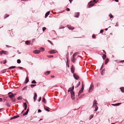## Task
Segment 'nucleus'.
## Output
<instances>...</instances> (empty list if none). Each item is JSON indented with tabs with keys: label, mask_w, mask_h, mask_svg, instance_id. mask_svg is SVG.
Instances as JSON below:
<instances>
[{
	"label": "nucleus",
	"mask_w": 124,
	"mask_h": 124,
	"mask_svg": "<svg viewBox=\"0 0 124 124\" xmlns=\"http://www.w3.org/2000/svg\"><path fill=\"white\" fill-rule=\"evenodd\" d=\"M104 71L105 70L104 69H103L101 71V75H103L104 73Z\"/></svg>",
	"instance_id": "nucleus-18"
},
{
	"label": "nucleus",
	"mask_w": 124,
	"mask_h": 124,
	"mask_svg": "<svg viewBox=\"0 0 124 124\" xmlns=\"http://www.w3.org/2000/svg\"><path fill=\"white\" fill-rule=\"evenodd\" d=\"M103 63L102 64V65L100 69V70H101L103 68Z\"/></svg>",
	"instance_id": "nucleus-40"
},
{
	"label": "nucleus",
	"mask_w": 124,
	"mask_h": 124,
	"mask_svg": "<svg viewBox=\"0 0 124 124\" xmlns=\"http://www.w3.org/2000/svg\"><path fill=\"white\" fill-rule=\"evenodd\" d=\"M18 68H19L20 69H22L23 68L22 67H18Z\"/></svg>",
	"instance_id": "nucleus-58"
},
{
	"label": "nucleus",
	"mask_w": 124,
	"mask_h": 124,
	"mask_svg": "<svg viewBox=\"0 0 124 124\" xmlns=\"http://www.w3.org/2000/svg\"><path fill=\"white\" fill-rule=\"evenodd\" d=\"M24 106L25 107H27V104L26 102H25L23 104Z\"/></svg>",
	"instance_id": "nucleus-37"
},
{
	"label": "nucleus",
	"mask_w": 124,
	"mask_h": 124,
	"mask_svg": "<svg viewBox=\"0 0 124 124\" xmlns=\"http://www.w3.org/2000/svg\"><path fill=\"white\" fill-rule=\"evenodd\" d=\"M83 88H81V89L79 90V91L78 93V96L84 90H83Z\"/></svg>",
	"instance_id": "nucleus-12"
},
{
	"label": "nucleus",
	"mask_w": 124,
	"mask_h": 124,
	"mask_svg": "<svg viewBox=\"0 0 124 124\" xmlns=\"http://www.w3.org/2000/svg\"><path fill=\"white\" fill-rule=\"evenodd\" d=\"M103 30H101L100 31V32L101 33H102L103 32Z\"/></svg>",
	"instance_id": "nucleus-49"
},
{
	"label": "nucleus",
	"mask_w": 124,
	"mask_h": 124,
	"mask_svg": "<svg viewBox=\"0 0 124 124\" xmlns=\"http://www.w3.org/2000/svg\"><path fill=\"white\" fill-rule=\"evenodd\" d=\"M5 72H6V71H4V70H2V73H5Z\"/></svg>",
	"instance_id": "nucleus-61"
},
{
	"label": "nucleus",
	"mask_w": 124,
	"mask_h": 124,
	"mask_svg": "<svg viewBox=\"0 0 124 124\" xmlns=\"http://www.w3.org/2000/svg\"><path fill=\"white\" fill-rule=\"evenodd\" d=\"M6 62H7L6 60H5L3 62V63L4 64H5Z\"/></svg>",
	"instance_id": "nucleus-50"
},
{
	"label": "nucleus",
	"mask_w": 124,
	"mask_h": 124,
	"mask_svg": "<svg viewBox=\"0 0 124 124\" xmlns=\"http://www.w3.org/2000/svg\"><path fill=\"white\" fill-rule=\"evenodd\" d=\"M93 115H92L90 116V118H89V120H90L92 118H93Z\"/></svg>",
	"instance_id": "nucleus-36"
},
{
	"label": "nucleus",
	"mask_w": 124,
	"mask_h": 124,
	"mask_svg": "<svg viewBox=\"0 0 124 124\" xmlns=\"http://www.w3.org/2000/svg\"><path fill=\"white\" fill-rule=\"evenodd\" d=\"M6 105L7 106H8V107H10V105L7 102L6 103Z\"/></svg>",
	"instance_id": "nucleus-38"
},
{
	"label": "nucleus",
	"mask_w": 124,
	"mask_h": 124,
	"mask_svg": "<svg viewBox=\"0 0 124 124\" xmlns=\"http://www.w3.org/2000/svg\"><path fill=\"white\" fill-rule=\"evenodd\" d=\"M45 50V49L43 47H41L40 48V51L41 52H43V51Z\"/></svg>",
	"instance_id": "nucleus-31"
},
{
	"label": "nucleus",
	"mask_w": 124,
	"mask_h": 124,
	"mask_svg": "<svg viewBox=\"0 0 124 124\" xmlns=\"http://www.w3.org/2000/svg\"><path fill=\"white\" fill-rule=\"evenodd\" d=\"M93 87H94V86H93V83L92 82L91 83V84L90 85V88H89V92H90V91L91 90L93 89Z\"/></svg>",
	"instance_id": "nucleus-6"
},
{
	"label": "nucleus",
	"mask_w": 124,
	"mask_h": 124,
	"mask_svg": "<svg viewBox=\"0 0 124 124\" xmlns=\"http://www.w3.org/2000/svg\"><path fill=\"white\" fill-rule=\"evenodd\" d=\"M3 53V51H2L0 52V54L2 55Z\"/></svg>",
	"instance_id": "nucleus-43"
},
{
	"label": "nucleus",
	"mask_w": 124,
	"mask_h": 124,
	"mask_svg": "<svg viewBox=\"0 0 124 124\" xmlns=\"http://www.w3.org/2000/svg\"><path fill=\"white\" fill-rule=\"evenodd\" d=\"M29 81V79H28V77H27L26 79V80L25 82V83H27Z\"/></svg>",
	"instance_id": "nucleus-27"
},
{
	"label": "nucleus",
	"mask_w": 124,
	"mask_h": 124,
	"mask_svg": "<svg viewBox=\"0 0 124 124\" xmlns=\"http://www.w3.org/2000/svg\"><path fill=\"white\" fill-rule=\"evenodd\" d=\"M74 68L73 66H72L71 68V72L73 74L74 73Z\"/></svg>",
	"instance_id": "nucleus-11"
},
{
	"label": "nucleus",
	"mask_w": 124,
	"mask_h": 124,
	"mask_svg": "<svg viewBox=\"0 0 124 124\" xmlns=\"http://www.w3.org/2000/svg\"><path fill=\"white\" fill-rule=\"evenodd\" d=\"M71 93V98L72 100L74 99L75 98V93L74 92H72Z\"/></svg>",
	"instance_id": "nucleus-5"
},
{
	"label": "nucleus",
	"mask_w": 124,
	"mask_h": 124,
	"mask_svg": "<svg viewBox=\"0 0 124 124\" xmlns=\"http://www.w3.org/2000/svg\"><path fill=\"white\" fill-rule=\"evenodd\" d=\"M38 113L40 112H41V111L39 109L38 110Z\"/></svg>",
	"instance_id": "nucleus-52"
},
{
	"label": "nucleus",
	"mask_w": 124,
	"mask_h": 124,
	"mask_svg": "<svg viewBox=\"0 0 124 124\" xmlns=\"http://www.w3.org/2000/svg\"><path fill=\"white\" fill-rule=\"evenodd\" d=\"M46 29V28L45 27H44L42 28V30L43 31H44Z\"/></svg>",
	"instance_id": "nucleus-44"
},
{
	"label": "nucleus",
	"mask_w": 124,
	"mask_h": 124,
	"mask_svg": "<svg viewBox=\"0 0 124 124\" xmlns=\"http://www.w3.org/2000/svg\"><path fill=\"white\" fill-rule=\"evenodd\" d=\"M70 92V93H71L72 92H74L73 91L72 89L71 88H70L68 90V92Z\"/></svg>",
	"instance_id": "nucleus-19"
},
{
	"label": "nucleus",
	"mask_w": 124,
	"mask_h": 124,
	"mask_svg": "<svg viewBox=\"0 0 124 124\" xmlns=\"http://www.w3.org/2000/svg\"><path fill=\"white\" fill-rule=\"evenodd\" d=\"M47 41H48L49 42H50V43L51 44V45H53V43H52V42H51V41H50V40H47Z\"/></svg>",
	"instance_id": "nucleus-51"
},
{
	"label": "nucleus",
	"mask_w": 124,
	"mask_h": 124,
	"mask_svg": "<svg viewBox=\"0 0 124 124\" xmlns=\"http://www.w3.org/2000/svg\"><path fill=\"white\" fill-rule=\"evenodd\" d=\"M51 78H53L54 77V76L53 75H52L51 76Z\"/></svg>",
	"instance_id": "nucleus-62"
},
{
	"label": "nucleus",
	"mask_w": 124,
	"mask_h": 124,
	"mask_svg": "<svg viewBox=\"0 0 124 124\" xmlns=\"http://www.w3.org/2000/svg\"><path fill=\"white\" fill-rule=\"evenodd\" d=\"M17 99L18 100H21L22 99V97L21 96H19L17 98Z\"/></svg>",
	"instance_id": "nucleus-35"
},
{
	"label": "nucleus",
	"mask_w": 124,
	"mask_h": 124,
	"mask_svg": "<svg viewBox=\"0 0 124 124\" xmlns=\"http://www.w3.org/2000/svg\"><path fill=\"white\" fill-rule=\"evenodd\" d=\"M33 52L35 54H39L40 53V51L37 50H35L33 51Z\"/></svg>",
	"instance_id": "nucleus-8"
},
{
	"label": "nucleus",
	"mask_w": 124,
	"mask_h": 124,
	"mask_svg": "<svg viewBox=\"0 0 124 124\" xmlns=\"http://www.w3.org/2000/svg\"><path fill=\"white\" fill-rule=\"evenodd\" d=\"M16 95V94L15 93H14V94L13 93V95L14 96V97Z\"/></svg>",
	"instance_id": "nucleus-55"
},
{
	"label": "nucleus",
	"mask_w": 124,
	"mask_h": 124,
	"mask_svg": "<svg viewBox=\"0 0 124 124\" xmlns=\"http://www.w3.org/2000/svg\"><path fill=\"white\" fill-rule=\"evenodd\" d=\"M68 28L70 30H72L73 29H74V27H73L72 26H68Z\"/></svg>",
	"instance_id": "nucleus-21"
},
{
	"label": "nucleus",
	"mask_w": 124,
	"mask_h": 124,
	"mask_svg": "<svg viewBox=\"0 0 124 124\" xmlns=\"http://www.w3.org/2000/svg\"><path fill=\"white\" fill-rule=\"evenodd\" d=\"M79 13V12H77L75 13V17L77 18L78 17Z\"/></svg>",
	"instance_id": "nucleus-13"
},
{
	"label": "nucleus",
	"mask_w": 124,
	"mask_h": 124,
	"mask_svg": "<svg viewBox=\"0 0 124 124\" xmlns=\"http://www.w3.org/2000/svg\"><path fill=\"white\" fill-rule=\"evenodd\" d=\"M17 62L18 63H20L21 62V61L20 59H18L17 60Z\"/></svg>",
	"instance_id": "nucleus-32"
},
{
	"label": "nucleus",
	"mask_w": 124,
	"mask_h": 124,
	"mask_svg": "<svg viewBox=\"0 0 124 124\" xmlns=\"http://www.w3.org/2000/svg\"><path fill=\"white\" fill-rule=\"evenodd\" d=\"M31 83L32 84H36L37 83L35 81V80H34L31 82Z\"/></svg>",
	"instance_id": "nucleus-34"
},
{
	"label": "nucleus",
	"mask_w": 124,
	"mask_h": 124,
	"mask_svg": "<svg viewBox=\"0 0 124 124\" xmlns=\"http://www.w3.org/2000/svg\"><path fill=\"white\" fill-rule=\"evenodd\" d=\"M73 77L76 80H78L79 78V77L75 74H74L73 75Z\"/></svg>",
	"instance_id": "nucleus-9"
},
{
	"label": "nucleus",
	"mask_w": 124,
	"mask_h": 124,
	"mask_svg": "<svg viewBox=\"0 0 124 124\" xmlns=\"http://www.w3.org/2000/svg\"><path fill=\"white\" fill-rule=\"evenodd\" d=\"M41 97H39V100H38L39 101H41Z\"/></svg>",
	"instance_id": "nucleus-48"
},
{
	"label": "nucleus",
	"mask_w": 124,
	"mask_h": 124,
	"mask_svg": "<svg viewBox=\"0 0 124 124\" xmlns=\"http://www.w3.org/2000/svg\"><path fill=\"white\" fill-rule=\"evenodd\" d=\"M29 109H27V110L25 112V113L24 114H23V116H25V115H26L28 113V112L29 111Z\"/></svg>",
	"instance_id": "nucleus-15"
},
{
	"label": "nucleus",
	"mask_w": 124,
	"mask_h": 124,
	"mask_svg": "<svg viewBox=\"0 0 124 124\" xmlns=\"http://www.w3.org/2000/svg\"><path fill=\"white\" fill-rule=\"evenodd\" d=\"M45 109L47 111L49 112V110H48V109H47V108H45Z\"/></svg>",
	"instance_id": "nucleus-42"
},
{
	"label": "nucleus",
	"mask_w": 124,
	"mask_h": 124,
	"mask_svg": "<svg viewBox=\"0 0 124 124\" xmlns=\"http://www.w3.org/2000/svg\"><path fill=\"white\" fill-rule=\"evenodd\" d=\"M50 71H47L46 72H45L44 73V74L46 75H47L48 74H49L50 73Z\"/></svg>",
	"instance_id": "nucleus-14"
},
{
	"label": "nucleus",
	"mask_w": 124,
	"mask_h": 124,
	"mask_svg": "<svg viewBox=\"0 0 124 124\" xmlns=\"http://www.w3.org/2000/svg\"><path fill=\"white\" fill-rule=\"evenodd\" d=\"M16 118V116H14L11 117L10 119V120H12Z\"/></svg>",
	"instance_id": "nucleus-28"
},
{
	"label": "nucleus",
	"mask_w": 124,
	"mask_h": 124,
	"mask_svg": "<svg viewBox=\"0 0 124 124\" xmlns=\"http://www.w3.org/2000/svg\"><path fill=\"white\" fill-rule=\"evenodd\" d=\"M109 16L110 17V18H111L113 17V16L111 14H110L109 15Z\"/></svg>",
	"instance_id": "nucleus-39"
},
{
	"label": "nucleus",
	"mask_w": 124,
	"mask_h": 124,
	"mask_svg": "<svg viewBox=\"0 0 124 124\" xmlns=\"http://www.w3.org/2000/svg\"><path fill=\"white\" fill-rule=\"evenodd\" d=\"M120 89L122 92H124V87H121L120 88Z\"/></svg>",
	"instance_id": "nucleus-20"
},
{
	"label": "nucleus",
	"mask_w": 124,
	"mask_h": 124,
	"mask_svg": "<svg viewBox=\"0 0 124 124\" xmlns=\"http://www.w3.org/2000/svg\"><path fill=\"white\" fill-rule=\"evenodd\" d=\"M36 85L35 84H31V85L30 86L32 88L33 87L36 86Z\"/></svg>",
	"instance_id": "nucleus-33"
},
{
	"label": "nucleus",
	"mask_w": 124,
	"mask_h": 124,
	"mask_svg": "<svg viewBox=\"0 0 124 124\" xmlns=\"http://www.w3.org/2000/svg\"><path fill=\"white\" fill-rule=\"evenodd\" d=\"M30 41L29 40L26 41L25 42L26 45H29L30 44Z\"/></svg>",
	"instance_id": "nucleus-17"
},
{
	"label": "nucleus",
	"mask_w": 124,
	"mask_h": 124,
	"mask_svg": "<svg viewBox=\"0 0 124 124\" xmlns=\"http://www.w3.org/2000/svg\"><path fill=\"white\" fill-rule=\"evenodd\" d=\"M95 35H93L92 36V37H93V38H95Z\"/></svg>",
	"instance_id": "nucleus-56"
},
{
	"label": "nucleus",
	"mask_w": 124,
	"mask_h": 124,
	"mask_svg": "<svg viewBox=\"0 0 124 124\" xmlns=\"http://www.w3.org/2000/svg\"><path fill=\"white\" fill-rule=\"evenodd\" d=\"M8 96L10 99L11 100L12 102H15L16 101V99L14 98V96L13 95V93L11 92H9L8 93Z\"/></svg>",
	"instance_id": "nucleus-1"
},
{
	"label": "nucleus",
	"mask_w": 124,
	"mask_h": 124,
	"mask_svg": "<svg viewBox=\"0 0 124 124\" xmlns=\"http://www.w3.org/2000/svg\"><path fill=\"white\" fill-rule=\"evenodd\" d=\"M121 104L120 103H116L115 104H112V105L113 106H118L119 105V104Z\"/></svg>",
	"instance_id": "nucleus-24"
},
{
	"label": "nucleus",
	"mask_w": 124,
	"mask_h": 124,
	"mask_svg": "<svg viewBox=\"0 0 124 124\" xmlns=\"http://www.w3.org/2000/svg\"><path fill=\"white\" fill-rule=\"evenodd\" d=\"M109 59L108 58H107L105 60V64H106L109 61Z\"/></svg>",
	"instance_id": "nucleus-23"
},
{
	"label": "nucleus",
	"mask_w": 124,
	"mask_h": 124,
	"mask_svg": "<svg viewBox=\"0 0 124 124\" xmlns=\"http://www.w3.org/2000/svg\"><path fill=\"white\" fill-rule=\"evenodd\" d=\"M50 13V11H49L47 12L45 14V18H46V17L47 16H48V15H49V13Z\"/></svg>",
	"instance_id": "nucleus-16"
},
{
	"label": "nucleus",
	"mask_w": 124,
	"mask_h": 124,
	"mask_svg": "<svg viewBox=\"0 0 124 124\" xmlns=\"http://www.w3.org/2000/svg\"><path fill=\"white\" fill-rule=\"evenodd\" d=\"M106 56L105 54H103V56L102 57L103 59H106Z\"/></svg>",
	"instance_id": "nucleus-30"
},
{
	"label": "nucleus",
	"mask_w": 124,
	"mask_h": 124,
	"mask_svg": "<svg viewBox=\"0 0 124 124\" xmlns=\"http://www.w3.org/2000/svg\"><path fill=\"white\" fill-rule=\"evenodd\" d=\"M3 53L4 54L7 55L8 54V52L7 51H3Z\"/></svg>",
	"instance_id": "nucleus-22"
},
{
	"label": "nucleus",
	"mask_w": 124,
	"mask_h": 124,
	"mask_svg": "<svg viewBox=\"0 0 124 124\" xmlns=\"http://www.w3.org/2000/svg\"><path fill=\"white\" fill-rule=\"evenodd\" d=\"M47 57H49V58H51L52 57H53V55H49L47 56Z\"/></svg>",
	"instance_id": "nucleus-41"
},
{
	"label": "nucleus",
	"mask_w": 124,
	"mask_h": 124,
	"mask_svg": "<svg viewBox=\"0 0 124 124\" xmlns=\"http://www.w3.org/2000/svg\"><path fill=\"white\" fill-rule=\"evenodd\" d=\"M97 101L94 100L93 101V104L92 106V107L93 108H95V109L94 111H96L98 108V107L97 106Z\"/></svg>",
	"instance_id": "nucleus-2"
},
{
	"label": "nucleus",
	"mask_w": 124,
	"mask_h": 124,
	"mask_svg": "<svg viewBox=\"0 0 124 124\" xmlns=\"http://www.w3.org/2000/svg\"><path fill=\"white\" fill-rule=\"evenodd\" d=\"M27 107H25V108H24V110H26L27 109Z\"/></svg>",
	"instance_id": "nucleus-63"
},
{
	"label": "nucleus",
	"mask_w": 124,
	"mask_h": 124,
	"mask_svg": "<svg viewBox=\"0 0 124 124\" xmlns=\"http://www.w3.org/2000/svg\"><path fill=\"white\" fill-rule=\"evenodd\" d=\"M77 58V57L76 58L75 57L73 56L72 58L71 59V61L72 62L75 63V62L76 61Z\"/></svg>",
	"instance_id": "nucleus-4"
},
{
	"label": "nucleus",
	"mask_w": 124,
	"mask_h": 124,
	"mask_svg": "<svg viewBox=\"0 0 124 124\" xmlns=\"http://www.w3.org/2000/svg\"><path fill=\"white\" fill-rule=\"evenodd\" d=\"M80 82H79L77 84V86L75 87V88H76L78 87L80 85Z\"/></svg>",
	"instance_id": "nucleus-29"
},
{
	"label": "nucleus",
	"mask_w": 124,
	"mask_h": 124,
	"mask_svg": "<svg viewBox=\"0 0 124 124\" xmlns=\"http://www.w3.org/2000/svg\"><path fill=\"white\" fill-rule=\"evenodd\" d=\"M16 67L15 66H12L10 67H9L8 69L10 70V69H11L12 68H14Z\"/></svg>",
	"instance_id": "nucleus-25"
},
{
	"label": "nucleus",
	"mask_w": 124,
	"mask_h": 124,
	"mask_svg": "<svg viewBox=\"0 0 124 124\" xmlns=\"http://www.w3.org/2000/svg\"><path fill=\"white\" fill-rule=\"evenodd\" d=\"M66 10L67 11H69L70 10V9L69 8H67L66 9Z\"/></svg>",
	"instance_id": "nucleus-45"
},
{
	"label": "nucleus",
	"mask_w": 124,
	"mask_h": 124,
	"mask_svg": "<svg viewBox=\"0 0 124 124\" xmlns=\"http://www.w3.org/2000/svg\"><path fill=\"white\" fill-rule=\"evenodd\" d=\"M96 0H93V3L94 2L95 3H97L98 2V0H97V1H96Z\"/></svg>",
	"instance_id": "nucleus-46"
},
{
	"label": "nucleus",
	"mask_w": 124,
	"mask_h": 124,
	"mask_svg": "<svg viewBox=\"0 0 124 124\" xmlns=\"http://www.w3.org/2000/svg\"><path fill=\"white\" fill-rule=\"evenodd\" d=\"M74 86H73L72 88H71L73 91V90H74Z\"/></svg>",
	"instance_id": "nucleus-54"
},
{
	"label": "nucleus",
	"mask_w": 124,
	"mask_h": 124,
	"mask_svg": "<svg viewBox=\"0 0 124 124\" xmlns=\"http://www.w3.org/2000/svg\"><path fill=\"white\" fill-rule=\"evenodd\" d=\"M34 97L33 99H34V102H35V101L36 100L37 98V95L36 93H34Z\"/></svg>",
	"instance_id": "nucleus-10"
},
{
	"label": "nucleus",
	"mask_w": 124,
	"mask_h": 124,
	"mask_svg": "<svg viewBox=\"0 0 124 124\" xmlns=\"http://www.w3.org/2000/svg\"><path fill=\"white\" fill-rule=\"evenodd\" d=\"M94 4L93 2L92 1H91L89 3L88 5L89 8L92 7Z\"/></svg>",
	"instance_id": "nucleus-3"
},
{
	"label": "nucleus",
	"mask_w": 124,
	"mask_h": 124,
	"mask_svg": "<svg viewBox=\"0 0 124 124\" xmlns=\"http://www.w3.org/2000/svg\"><path fill=\"white\" fill-rule=\"evenodd\" d=\"M57 52L55 50H50L48 52L49 53L51 54L56 53Z\"/></svg>",
	"instance_id": "nucleus-7"
},
{
	"label": "nucleus",
	"mask_w": 124,
	"mask_h": 124,
	"mask_svg": "<svg viewBox=\"0 0 124 124\" xmlns=\"http://www.w3.org/2000/svg\"><path fill=\"white\" fill-rule=\"evenodd\" d=\"M2 101V99L1 98H0V102Z\"/></svg>",
	"instance_id": "nucleus-57"
},
{
	"label": "nucleus",
	"mask_w": 124,
	"mask_h": 124,
	"mask_svg": "<svg viewBox=\"0 0 124 124\" xmlns=\"http://www.w3.org/2000/svg\"><path fill=\"white\" fill-rule=\"evenodd\" d=\"M42 102H44L45 103H46V101L44 98H43L42 99Z\"/></svg>",
	"instance_id": "nucleus-26"
},
{
	"label": "nucleus",
	"mask_w": 124,
	"mask_h": 124,
	"mask_svg": "<svg viewBox=\"0 0 124 124\" xmlns=\"http://www.w3.org/2000/svg\"><path fill=\"white\" fill-rule=\"evenodd\" d=\"M16 118H17L18 117H19V116L18 115H17L16 116Z\"/></svg>",
	"instance_id": "nucleus-64"
},
{
	"label": "nucleus",
	"mask_w": 124,
	"mask_h": 124,
	"mask_svg": "<svg viewBox=\"0 0 124 124\" xmlns=\"http://www.w3.org/2000/svg\"><path fill=\"white\" fill-rule=\"evenodd\" d=\"M83 88V89L84 90V85H83V84H82V88Z\"/></svg>",
	"instance_id": "nucleus-53"
},
{
	"label": "nucleus",
	"mask_w": 124,
	"mask_h": 124,
	"mask_svg": "<svg viewBox=\"0 0 124 124\" xmlns=\"http://www.w3.org/2000/svg\"><path fill=\"white\" fill-rule=\"evenodd\" d=\"M77 55V54H76V53H75L73 54V56L75 57H76V56Z\"/></svg>",
	"instance_id": "nucleus-47"
},
{
	"label": "nucleus",
	"mask_w": 124,
	"mask_h": 124,
	"mask_svg": "<svg viewBox=\"0 0 124 124\" xmlns=\"http://www.w3.org/2000/svg\"><path fill=\"white\" fill-rule=\"evenodd\" d=\"M26 87H24L23 88V90H24V89H26Z\"/></svg>",
	"instance_id": "nucleus-60"
},
{
	"label": "nucleus",
	"mask_w": 124,
	"mask_h": 124,
	"mask_svg": "<svg viewBox=\"0 0 124 124\" xmlns=\"http://www.w3.org/2000/svg\"><path fill=\"white\" fill-rule=\"evenodd\" d=\"M6 46L7 47H11V46H8V45H6Z\"/></svg>",
	"instance_id": "nucleus-59"
}]
</instances>
